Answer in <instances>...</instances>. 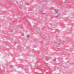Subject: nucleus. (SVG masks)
<instances>
[{
    "mask_svg": "<svg viewBox=\"0 0 74 74\" xmlns=\"http://www.w3.org/2000/svg\"><path fill=\"white\" fill-rule=\"evenodd\" d=\"M27 36H27V38H28V37H29V35H28Z\"/></svg>",
    "mask_w": 74,
    "mask_h": 74,
    "instance_id": "1",
    "label": "nucleus"
},
{
    "mask_svg": "<svg viewBox=\"0 0 74 74\" xmlns=\"http://www.w3.org/2000/svg\"><path fill=\"white\" fill-rule=\"evenodd\" d=\"M11 56H12V54H11Z\"/></svg>",
    "mask_w": 74,
    "mask_h": 74,
    "instance_id": "2",
    "label": "nucleus"
},
{
    "mask_svg": "<svg viewBox=\"0 0 74 74\" xmlns=\"http://www.w3.org/2000/svg\"><path fill=\"white\" fill-rule=\"evenodd\" d=\"M56 17H58V15H57L56 16Z\"/></svg>",
    "mask_w": 74,
    "mask_h": 74,
    "instance_id": "3",
    "label": "nucleus"
},
{
    "mask_svg": "<svg viewBox=\"0 0 74 74\" xmlns=\"http://www.w3.org/2000/svg\"><path fill=\"white\" fill-rule=\"evenodd\" d=\"M57 12H56V13H57Z\"/></svg>",
    "mask_w": 74,
    "mask_h": 74,
    "instance_id": "4",
    "label": "nucleus"
},
{
    "mask_svg": "<svg viewBox=\"0 0 74 74\" xmlns=\"http://www.w3.org/2000/svg\"><path fill=\"white\" fill-rule=\"evenodd\" d=\"M32 50H34V49H33Z\"/></svg>",
    "mask_w": 74,
    "mask_h": 74,
    "instance_id": "5",
    "label": "nucleus"
}]
</instances>
